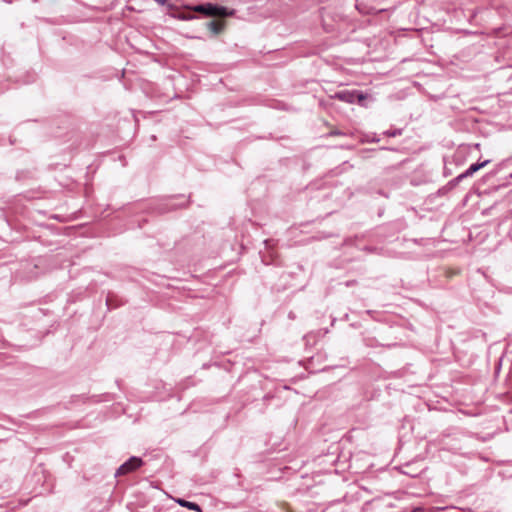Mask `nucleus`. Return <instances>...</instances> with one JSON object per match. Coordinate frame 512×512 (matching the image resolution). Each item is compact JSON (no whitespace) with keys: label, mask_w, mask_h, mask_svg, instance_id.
Returning <instances> with one entry per match:
<instances>
[{"label":"nucleus","mask_w":512,"mask_h":512,"mask_svg":"<svg viewBox=\"0 0 512 512\" xmlns=\"http://www.w3.org/2000/svg\"><path fill=\"white\" fill-rule=\"evenodd\" d=\"M208 29L214 34L217 35L221 33L224 29V23L218 21H210L208 24Z\"/></svg>","instance_id":"5"},{"label":"nucleus","mask_w":512,"mask_h":512,"mask_svg":"<svg viewBox=\"0 0 512 512\" xmlns=\"http://www.w3.org/2000/svg\"><path fill=\"white\" fill-rule=\"evenodd\" d=\"M233 13H234L233 10H228L226 7L218 6V10H217L218 16L226 17V16L233 15Z\"/></svg>","instance_id":"7"},{"label":"nucleus","mask_w":512,"mask_h":512,"mask_svg":"<svg viewBox=\"0 0 512 512\" xmlns=\"http://www.w3.org/2000/svg\"><path fill=\"white\" fill-rule=\"evenodd\" d=\"M218 6L212 3L200 4L195 7V11L203 13L207 16H217Z\"/></svg>","instance_id":"3"},{"label":"nucleus","mask_w":512,"mask_h":512,"mask_svg":"<svg viewBox=\"0 0 512 512\" xmlns=\"http://www.w3.org/2000/svg\"><path fill=\"white\" fill-rule=\"evenodd\" d=\"M177 502L179 503V505H181L182 507H187L189 508L190 510H195V511H200V507L198 504L194 503V502H189V501H186L184 499H178Z\"/></svg>","instance_id":"6"},{"label":"nucleus","mask_w":512,"mask_h":512,"mask_svg":"<svg viewBox=\"0 0 512 512\" xmlns=\"http://www.w3.org/2000/svg\"><path fill=\"white\" fill-rule=\"evenodd\" d=\"M385 134L389 137H396L402 134L401 129H395V130H388L385 132Z\"/></svg>","instance_id":"8"},{"label":"nucleus","mask_w":512,"mask_h":512,"mask_svg":"<svg viewBox=\"0 0 512 512\" xmlns=\"http://www.w3.org/2000/svg\"><path fill=\"white\" fill-rule=\"evenodd\" d=\"M450 184L451 185H457L458 183H456V181H453V179L450 181Z\"/></svg>","instance_id":"11"},{"label":"nucleus","mask_w":512,"mask_h":512,"mask_svg":"<svg viewBox=\"0 0 512 512\" xmlns=\"http://www.w3.org/2000/svg\"><path fill=\"white\" fill-rule=\"evenodd\" d=\"M490 163V160H485L482 162L474 163L469 166V168L465 171V175L471 177L474 173H476L481 168H484L486 165Z\"/></svg>","instance_id":"4"},{"label":"nucleus","mask_w":512,"mask_h":512,"mask_svg":"<svg viewBox=\"0 0 512 512\" xmlns=\"http://www.w3.org/2000/svg\"><path fill=\"white\" fill-rule=\"evenodd\" d=\"M333 98L338 99L342 102L352 104L356 101L360 102V101L364 100L365 96L357 90H342V91L336 92L334 94Z\"/></svg>","instance_id":"1"},{"label":"nucleus","mask_w":512,"mask_h":512,"mask_svg":"<svg viewBox=\"0 0 512 512\" xmlns=\"http://www.w3.org/2000/svg\"><path fill=\"white\" fill-rule=\"evenodd\" d=\"M469 177L468 175H465V172L459 174L457 177H455L453 179V181H456V183H459L460 181H462L463 179Z\"/></svg>","instance_id":"9"},{"label":"nucleus","mask_w":512,"mask_h":512,"mask_svg":"<svg viewBox=\"0 0 512 512\" xmlns=\"http://www.w3.org/2000/svg\"><path fill=\"white\" fill-rule=\"evenodd\" d=\"M154 1L160 5H164L166 3V0H154Z\"/></svg>","instance_id":"10"},{"label":"nucleus","mask_w":512,"mask_h":512,"mask_svg":"<svg viewBox=\"0 0 512 512\" xmlns=\"http://www.w3.org/2000/svg\"><path fill=\"white\" fill-rule=\"evenodd\" d=\"M264 243L266 244V246H268L270 243V240H265Z\"/></svg>","instance_id":"12"},{"label":"nucleus","mask_w":512,"mask_h":512,"mask_svg":"<svg viewBox=\"0 0 512 512\" xmlns=\"http://www.w3.org/2000/svg\"><path fill=\"white\" fill-rule=\"evenodd\" d=\"M142 464L143 461L141 458L132 456L116 470L115 476L128 474L139 468Z\"/></svg>","instance_id":"2"}]
</instances>
